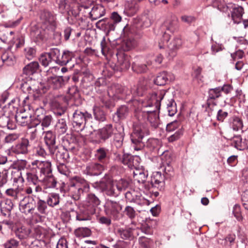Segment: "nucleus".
Returning <instances> with one entry per match:
<instances>
[{
	"label": "nucleus",
	"mask_w": 248,
	"mask_h": 248,
	"mask_svg": "<svg viewBox=\"0 0 248 248\" xmlns=\"http://www.w3.org/2000/svg\"><path fill=\"white\" fill-rule=\"evenodd\" d=\"M19 138V135L17 134H10L5 138V142L6 143H11L16 140Z\"/></svg>",
	"instance_id": "680f3d73"
},
{
	"label": "nucleus",
	"mask_w": 248,
	"mask_h": 248,
	"mask_svg": "<svg viewBox=\"0 0 248 248\" xmlns=\"http://www.w3.org/2000/svg\"><path fill=\"white\" fill-rule=\"evenodd\" d=\"M156 94H153L152 95L151 97V101H150L147 105H143L144 107H147L153 106L154 104L155 105V108L156 109H158L159 108V103L158 102V100L156 99Z\"/></svg>",
	"instance_id": "864d4df0"
},
{
	"label": "nucleus",
	"mask_w": 248,
	"mask_h": 248,
	"mask_svg": "<svg viewBox=\"0 0 248 248\" xmlns=\"http://www.w3.org/2000/svg\"><path fill=\"white\" fill-rule=\"evenodd\" d=\"M36 204L33 199L29 196H25L19 203L20 211L26 215H34Z\"/></svg>",
	"instance_id": "423d86ee"
},
{
	"label": "nucleus",
	"mask_w": 248,
	"mask_h": 248,
	"mask_svg": "<svg viewBox=\"0 0 248 248\" xmlns=\"http://www.w3.org/2000/svg\"><path fill=\"white\" fill-rule=\"evenodd\" d=\"M44 16L46 21L50 24L53 23L55 21V16H53L50 12H45L44 13Z\"/></svg>",
	"instance_id": "69168bd1"
},
{
	"label": "nucleus",
	"mask_w": 248,
	"mask_h": 248,
	"mask_svg": "<svg viewBox=\"0 0 248 248\" xmlns=\"http://www.w3.org/2000/svg\"><path fill=\"white\" fill-rule=\"evenodd\" d=\"M124 89L122 86L119 84H113L109 87L108 90V95L111 97H116L120 98V94L123 93Z\"/></svg>",
	"instance_id": "bb28decb"
},
{
	"label": "nucleus",
	"mask_w": 248,
	"mask_h": 248,
	"mask_svg": "<svg viewBox=\"0 0 248 248\" xmlns=\"http://www.w3.org/2000/svg\"><path fill=\"white\" fill-rule=\"evenodd\" d=\"M118 62L117 64L120 66L122 70L128 69L130 66L129 58L124 54H119L117 55Z\"/></svg>",
	"instance_id": "b1692460"
},
{
	"label": "nucleus",
	"mask_w": 248,
	"mask_h": 248,
	"mask_svg": "<svg viewBox=\"0 0 248 248\" xmlns=\"http://www.w3.org/2000/svg\"><path fill=\"white\" fill-rule=\"evenodd\" d=\"M105 212L107 215L116 219L122 209V206L117 202L108 200L104 206Z\"/></svg>",
	"instance_id": "0eeeda50"
},
{
	"label": "nucleus",
	"mask_w": 248,
	"mask_h": 248,
	"mask_svg": "<svg viewBox=\"0 0 248 248\" xmlns=\"http://www.w3.org/2000/svg\"><path fill=\"white\" fill-rule=\"evenodd\" d=\"M36 207L37 208L38 212H34V217H40L41 216H40V214H46L47 205L46 202L45 201L39 199L37 202Z\"/></svg>",
	"instance_id": "f704fd0d"
},
{
	"label": "nucleus",
	"mask_w": 248,
	"mask_h": 248,
	"mask_svg": "<svg viewBox=\"0 0 248 248\" xmlns=\"http://www.w3.org/2000/svg\"><path fill=\"white\" fill-rule=\"evenodd\" d=\"M51 55L54 57V61L61 65H66L74 57L72 52L65 50L61 54L58 48L52 49Z\"/></svg>",
	"instance_id": "39448f33"
},
{
	"label": "nucleus",
	"mask_w": 248,
	"mask_h": 248,
	"mask_svg": "<svg viewBox=\"0 0 248 248\" xmlns=\"http://www.w3.org/2000/svg\"><path fill=\"white\" fill-rule=\"evenodd\" d=\"M167 110L170 116H173L177 112L176 103L172 100L167 104Z\"/></svg>",
	"instance_id": "3c124183"
},
{
	"label": "nucleus",
	"mask_w": 248,
	"mask_h": 248,
	"mask_svg": "<svg viewBox=\"0 0 248 248\" xmlns=\"http://www.w3.org/2000/svg\"><path fill=\"white\" fill-rule=\"evenodd\" d=\"M52 49L49 53L42 54L39 58L41 63L46 67L52 61H54V57L51 55Z\"/></svg>",
	"instance_id": "c9c22d12"
},
{
	"label": "nucleus",
	"mask_w": 248,
	"mask_h": 248,
	"mask_svg": "<svg viewBox=\"0 0 248 248\" xmlns=\"http://www.w3.org/2000/svg\"><path fill=\"white\" fill-rule=\"evenodd\" d=\"M105 10L101 5H95L93 6L90 13V17L93 20H95L105 15Z\"/></svg>",
	"instance_id": "412c9836"
},
{
	"label": "nucleus",
	"mask_w": 248,
	"mask_h": 248,
	"mask_svg": "<svg viewBox=\"0 0 248 248\" xmlns=\"http://www.w3.org/2000/svg\"><path fill=\"white\" fill-rule=\"evenodd\" d=\"M33 169H38L40 173V178L42 175L46 176L52 172L51 164L49 161H41L35 160L31 162Z\"/></svg>",
	"instance_id": "1a4fd4ad"
},
{
	"label": "nucleus",
	"mask_w": 248,
	"mask_h": 248,
	"mask_svg": "<svg viewBox=\"0 0 248 248\" xmlns=\"http://www.w3.org/2000/svg\"><path fill=\"white\" fill-rule=\"evenodd\" d=\"M40 181L42 182L48 188L55 187L57 184L56 180L52 174V172L44 176L42 178L41 177Z\"/></svg>",
	"instance_id": "c756f323"
},
{
	"label": "nucleus",
	"mask_w": 248,
	"mask_h": 248,
	"mask_svg": "<svg viewBox=\"0 0 248 248\" xmlns=\"http://www.w3.org/2000/svg\"><path fill=\"white\" fill-rule=\"evenodd\" d=\"M134 160L133 157L128 155H124L122 162L124 165H127L130 168L133 167L135 170H133V177L134 180L139 183H144L148 176L147 171H145L142 167L139 168L135 166L132 162Z\"/></svg>",
	"instance_id": "7ed1b4c3"
},
{
	"label": "nucleus",
	"mask_w": 248,
	"mask_h": 248,
	"mask_svg": "<svg viewBox=\"0 0 248 248\" xmlns=\"http://www.w3.org/2000/svg\"><path fill=\"white\" fill-rule=\"evenodd\" d=\"M221 89L220 87L211 89L209 91V99L207 100L208 108L212 109V107H214L215 104L211 105L212 99H215L220 96Z\"/></svg>",
	"instance_id": "c85d7f7f"
},
{
	"label": "nucleus",
	"mask_w": 248,
	"mask_h": 248,
	"mask_svg": "<svg viewBox=\"0 0 248 248\" xmlns=\"http://www.w3.org/2000/svg\"><path fill=\"white\" fill-rule=\"evenodd\" d=\"M117 233L122 239H126L131 235V230L130 228H119L117 229Z\"/></svg>",
	"instance_id": "79ce46f5"
},
{
	"label": "nucleus",
	"mask_w": 248,
	"mask_h": 248,
	"mask_svg": "<svg viewBox=\"0 0 248 248\" xmlns=\"http://www.w3.org/2000/svg\"><path fill=\"white\" fill-rule=\"evenodd\" d=\"M68 129L66 120L64 119H59L56 125L55 131L59 135L66 133Z\"/></svg>",
	"instance_id": "7c9ffc66"
},
{
	"label": "nucleus",
	"mask_w": 248,
	"mask_h": 248,
	"mask_svg": "<svg viewBox=\"0 0 248 248\" xmlns=\"http://www.w3.org/2000/svg\"><path fill=\"white\" fill-rule=\"evenodd\" d=\"M29 145L27 139H22L21 141L13 148V152L16 154L25 155L28 153Z\"/></svg>",
	"instance_id": "6ab92c4d"
},
{
	"label": "nucleus",
	"mask_w": 248,
	"mask_h": 248,
	"mask_svg": "<svg viewBox=\"0 0 248 248\" xmlns=\"http://www.w3.org/2000/svg\"><path fill=\"white\" fill-rule=\"evenodd\" d=\"M52 120V118L51 115H45L43 117L40 118L39 121L41 122V125L42 126L47 127L50 125Z\"/></svg>",
	"instance_id": "de8ad7c7"
},
{
	"label": "nucleus",
	"mask_w": 248,
	"mask_h": 248,
	"mask_svg": "<svg viewBox=\"0 0 248 248\" xmlns=\"http://www.w3.org/2000/svg\"><path fill=\"white\" fill-rule=\"evenodd\" d=\"M89 185L84 179H79L71 184L68 189L69 196L74 200H78L84 192L89 190Z\"/></svg>",
	"instance_id": "f03ea898"
},
{
	"label": "nucleus",
	"mask_w": 248,
	"mask_h": 248,
	"mask_svg": "<svg viewBox=\"0 0 248 248\" xmlns=\"http://www.w3.org/2000/svg\"><path fill=\"white\" fill-rule=\"evenodd\" d=\"M35 83H38V82L35 80H31L23 84V87L24 89H26L29 93H31V91L35 92L38 90V88Z\"/></svg>",
	"instance_id": "a18cd8bd"
},
{
	"label": "nucleus",
	"mask_w": 248,
	"mask_h": 248,
	"mask_svg": "<svg viewBox=\"0 0 248 248\" xmlns=\"http://www.w3.org/2000/svg\"><path fill=\"white\" fill-rule=\"evenodd\" d=\"M14 206V204L10 199H6L2 203V211L6 210L8 212L11 211Z\"/></svg>",
	"instance_id": "603ef678"
},
{
	"label": "nucleus",
	"mask_w": 248,
	"mask_h": 248,
	"mask_svg": "<svg viewBox=\"0 0 248 248\" xmlns=\"http://www.w3.org/2000/svg\"><path fill=\"white\" fill-rule=\"evenodd\" d=\"M35 186V192H33V188L31 186H27L25 187L24 191L28 195L32 194L34 197H36L35 193L41 192L42 191V187L39 185L34 186Z\"/></svg>",
	"instance_id": "49530a36"
},
{
	"label": "nucleus",
	"mask_w": 248,
	"mask_h": 248,
	"mask_svg": "<svg viewBox=\"0 0 248 248\" xmlns=\"http://www.w3.org/2000/svg\"><path fill=\"white\" fill-rule=\"evenodd\" d=\"M31 34L35 41H40L43 40L44 38L45 31L41 29H36L32 30Z\"/></svg>",
	"instance_id": "4c0bfd02"
},
{
	"label": "nucleus",
	"mask_w": 248,
	"mask_h": 248,
	"mask_svg": "<svg viewBox=\"0 0 248 248\" xmlns=\"http://www.w3.org/2000/svg\"><path fill=\"white\" fill-rule=\"evenodd\" d=\"M100 201L93 194H89L86 199V205L88 207V210L90 213L93 214L95 212V207L99 205Z\"/></svg>",
	"instance_id": "f3484780"
},
{
	"label": "nucleus",
	"mask_w": 248,
	"mask_h": 248,
	"mask_svg": "<svg viewBox=\"0 0 248 248\" xmlns=\"http://www.w3.org/2000/svg\"><path fill=\"white\" fill-rule=\"evenodd\" d=\"M244 9L240 6H234L231 12V17L234 23H239L241 22Z\"/></svg>",
	"instance_id": "5701e85b"
},
{
	"label": "nucleus",
	"mask_w": 248,
	"mask_h": 248,
	"mask_svg": "<svg viewBox=\"0 0 248 248\" xmlns=\"http://www.w3.org/2000/svg\"><path fill=\"white\" fill-rule=\"evenodd\" d=\"M94 114L96 120L102 122L106 120V116L104 113L99 109L95 110Z\"/></svg>",
	"instance_id": "13d9d810"
},
{
	"label": "nucleus",
	"mask_w": 248,
	"mask_h": 248,
	"mask_svg": "<svg viewBox=\"0 0 248 248\" xmlns=\"http://www.w3.org/2000/svg\"><path fill=\"white\" fill-rule=\"evenodd\" d=\"M9 173L11 180L15 183L19 182L23 183L24 179L22 176L21 171L16 168H13L10 170Z\"/></svg>",
	"instance_id": "cd10ccee"
},
{
	"label": "nucleus",
	"mask_w": 248,
	"mask_h": 248,
	"mask_svg": "<svg viewBox=\"0 0 248 248\" xmlns=\"http://www.w3.org/2000/svg\"><path fill=\"white\" fill-rule=\"evenodd\" d=\"M39 65L37 62H32L27 64L23 69V73L27 75H31L38 70Z\"/></svg>",
	"instance_id": "2f4dec72"
},
{
	"label": "nucleus",
	"mask_w": 248,
	"mask_h": 248,
	"mask_svg": "<svg viewBox=\"0 0 248 248\" xmlns=\"http://www.w3.org/2000/svg\"><path fill=\"white\" fill-rule=\"evenodd\" d=\"M31 232L30 228L24 226L17 228L15 231L16 235L20 239H23L27 238Z\"/></svg>",
	"instance_id": "473e14b6"
},
{
	"label": "nucleus",
	"mask_w": 248,
	"mask_h": 248,
	"mask_svg": "<svg viewBox=\"0 0 248 248\" xmlns=\"http://www.w3.org/2000/svg\"><path fill=\"white\" fill-rule=\"evenodd\" d=\"M26 57L30 60L32 59L35 54V50L32 47H27L25 49Z\"/></svg>",
	"instance_id": "0e129e2a"
},
{
	"label": "nucleus",
	"mask_w": 248,
	"mask_h": 248,
	"mask_svg": "<svg viewBox=\"0 0 248 248\" xmlns=\"http://www.w3.org/2000/svg\"><path fill=\"white\" fill-rule=\"evenodd\" d=\"M174 31V28L172 26L168 27L167 31H166L162 35L159 42V46L160 48H165L167 47V45L170 39V32Z\"/></svg>",
	"instance_id": "a878e982"
},
{
	"label": "nucleus",
	"mask_w": 248,
	"mask_h": 248,
	"mask_svg": "<svg viewBox=\"0 0 248 248\" xmlns=\"http://www.w3.org/2000/svg\"><path fill=\"white\" fill-rule=\"evenodd\" d=\"M182 42L180 38L176 37L171 40L167 45V51L169 56L170 58H173L176 55L177 51L180 48Z\"/></svg>",
	"instance_id": "f8f14e48"
},
{
	"label": "nucleus",
	"mask_w": 248,
	"mask_h": 248,
	"mask_svg": "<svg viewBox=\"0 0 248 248\" xmlns=\"http://www.w3.org/2000/svg\"><path fill=\"white\" fill-rule=\"evenodd\" d=\"M114 183L119 191L125 190L129 186L128 182L123 179L114 181Z\"/></svg>",
	"instance_id": "58836bf2"
},
{
	"label": "nucleus",
	"mask_w": 248,
	"mask_h": 248,
	"mask_svg": "<svg viewBox=\"0 0 248 248\" xmlns=\"http://www.w3.org/2000/svg\"><path fill=\"white\" fill-rule=\"evenodd\" d=\"M26 180L30 185L32 184L33 186L36 185L38 182L40 181L36 174L30 172H27L26 173Z\"/></svg>",
	"instance_id": "a19ab883"
},
{
	"label": "nucleus",
	"mask_w": 248,
	"mask_h": 248,
	"mask_svg": "<svg viewBox=\"0 0 248 248\" xmlns=\"http://www.w3.org/2000/svg\"><path fill=\"white\" fill-rule=\"evenodd\" d=\"M16 120L17 123L21 126L29 125L31 122V116L24 112L17 113L16 115Z\"/></svg>",
	"instance_id": "4be33fe9"
},
{
	"label": "nucleus",
	"mask_w": 248,
	"mask_h": 248,
	"mask_svg": "<svg viewBox=\"0 0 248 248\" xmlns=\"http://www.w3.org/2000/svg\"><path fill=\"white\" fill-rule=\"evenodd\" d=\"M1 62L7 65H12L15 62V58L10 51L4 52L1 55Z\"/></svg>",
	"instance_id": "72a5a7b5"
},
{
	"label": "nucleus",
	"mask_w": 248,
	"mask_h": 248,
	"mask_svg": "<svg viewBox=\"0 0 248 248\" xmlns=\"http://www.w3.org/2000/svg\"><path fill=\"white\" fill-rule=\"evenodd\" d=\"M136 42L133 38L126 39L123 43V46L125 51H128L136 46Z\"/></svg>",
	"instance_id": "37998d69"
},
{
	"label": "nucleus",
	"mask_w": 248,
	"mask_h": 248,
	"mask_svg": "<svg viewBox=\"0 0 248 248\" xmlns=\"http://www.w3.org/2000/svg\"><path fill=\"white\" fill-rule=\"evenodd\" d=\"M94 156L100 163H103L109 158L108 150L104 147H100L95 151Z\"/></svg>",
	"instance_id": "a211bd4d"
},
{
	"label": "nucleus",
	"mask_w": 248,
	"mask_h": 248,
	"mask_svg": "<svg viewBox=\"0 0 248 248\" xmlns=\"http://www.w3.org/2000/svg\"><path fill=\"white\" fill-rule=\"evenodd\" d=\"M75 234L79 238L89 237L91 235V231L88 228H78L75 231Z\"/></svg>",
	"instance_id": "e433bc0d"
},
{
	"label": "nucleus",
	"mask_w": 248,
	"mask_h": 248,
	"mask_svg": "<svg viewBox=\"0 0 248 248\" xmlns=\"http://www.w3.org/2000/svg\"><path fill=\"white\" fill-rule=\"evenodd\" d=\"M27 139L28 140L29 145L30 147L35 146V145L39 143L37 138L36 130L34 132H32L30 134L29 139Z\"/></svg>",
	"instance_id": "09e8293b"
},
{
	"label": "nucleus",
	"mask_w": 248,
	"mask_h": 248,
	"mask_svg": "<svg viewBox=\"0 0 248 248\" xmlns=\"http://www.w3.org/2000/svg\"><path fill=\"white\" fill-rule=\"evenodd\" d=\"M128 108L125 106H122L118 109L116 113L119 119H124L128 115Z\"/></svg>",
	"instance_id": "c03bdc74"
},
{
	"label": "nucleus",
	"mask_w": 248,
	"mask_h": 248,
	"mask_svg": "<svg viewBox=\"0 0 248 248\" xmlns=\"http://www.w3.org/2000/svg\"><path fill=\"white\" fill-rule=\"evenodd\" d=\"M31 147L33 148L34 152L35 153L36 155L42 157H45L46 155V153L45 150L39 143Z\"/></svg>",
	"instance_id": "8fccbe9b"
},
{
	"label": "nucleus",
	"mask_w": 248,
	"mask_h": 248,
	"mask_svg": "<svg viewBox=\"0 0 248 248\" xmlns=\"http://www.w3.org/2000/svg\"><path fill=\"white\" fill-rule=\"evenodd\" d=\"M44 141L46 144L49 149L50 152L51 154H54L55 149L54 145L55 144V136L53 134L52 131H48L44 132Z\"/></svg>",
	"instance_id": "dca6fc26"
},
{
	"label": "nucleus",
	"mask_w": 248,
	"mask_h": 248,
	"mask_svg": "<svg viewBox=\"0 0 248 248\" xmlns=\"http://www.w3.org/2000/svg\"><path fill=\"white\" fill-rule=\"evenodd\" d=\"M125 197L127 201L130 202H135L137 199V196L135 194V191L127 192L125 194Z\"/></svg>",
	"instance_id": "bf43d9fd"
},
{
	"label": "nucleus",
	"mask_w": 248,
	"mask_h": 248,
	"mask_svg": "<svg viewBox=\"0 0 248 248\" xmlns=\"http://www.w3.org/2000/svg\"><path fill=\"white\" fill-rule=\"evenodd\" d=\"M23 190L24 188L22 187L18 186L15 188H10L7 189L5 193L7 196L11 197L14 200H18L19 198H21V193Z\"/></svg>",
	"instance_id": "393cba45"
},
{
	"label": "nucleus",
	"mask_w": 248,
	"mask_h": 248,
	"mask_svg": "<svg viewBox=\"0 0 248 248\" xmlns=\"http://www.w3.org/2000/svg\"><path fill=\"white\" fill-rule=\"evenodd\" d=\"M59 195L56 193H51L49 195L47 200V204L51 207H54L59 203Z\"/></svg>",
	"instance_id": "ea45409f"
},
{
	"label": "nucleus",
	"mask_w": 248,
	"mask_h": 248,
	"mask_svg": "<svg viewBox=\"0 0 248 248\" xmlns=\"http://www.w3.org/2000/svg\"><path fill=\"white\" fill-rule=\"evenodd\" d=\"M174 76L172 74L163 71L158 74L155 79V83L159 86H163L167 83L169 81L173 80Z\"/></svg>",
	"instance_id": "4468645a"
},
{
	"label": "nucleus",
	"mask_w": 248,
	"mask_h": 248,
	"mask_svg": "<svg viewBox=\"0 0 248 248\" xmlns=\"http://www.w3.org/2000/svg\"><path fill=\"white\" fill-rule=\"evenodd\" d=\"M149 134V131L144 125L139 124L134 125V131L131 136L135 150H140L145 146L144 138Z\"/></svg>",
	"instance_id": "f257e3e1"
},
{
	"label": "nucleus",
	"mask_w": 248,
	"mask_h": 248,
	"mask_svg": "<svg viewBox=\"0 0 248 248\" xmlns=\"http://www.w3.org/2000/svg\"><path fill=\"white\" fill-rule=\"evenodd\" d=\"M228 113L227 111L223 109H219L217 114V120L218 121L223 122V120L227 117Z\"/></svg>",
	"instance_id": "338daca9"
},
{
	"label": "nucleus",
	"mask_w": 248,
	"mask_h": 248,
	"mask_svg": "<svg viewBox=\"0 0 248 248\" xmlns=\"http://www.w3.org/2000/svg\"><path fill=\"white\" fill-rule=\"evenodd\" d=\"M116 129L113 128L111 124H107L98 130V134L100 138L105 140L115 133Z\"/></svg>",
	"instance_id": "ddd939ff"
},
{
	"label": "nucleus",
	"mask_w": 248,
	"mask_h": 248,
	"mask_svg": "<svg viewBox=\"0 0 248 248\" xmlns=\"http://www.w3.org/2000/svg\"><path fill=\"white\" fill-rule=\"evenodd\" d=\"M179 126L180 123L178 121H173L167 124L166 130L168 132H172L179 128Z\"/></svg>",
	"instance_id": "4d7b16f0"
},
{
	"label": "nucleus",
	"mask_w": 248,
	"mask_h": 248,
	"mask_svg": "<svg viewBox=\"0 0 248 248\" xmlns=\"http://www.w3.org/2000/svg\"><path fill=\"white\" fill-rule=\"evenodd\" d=\"M151 183L153 188L159 191L163 190L165 184L163 177L160 173L157 172L154 174L152 177Z\"/></svg>",
	"instance_id": "2eb2a0df"
},
{
	"label": "nucleus",
	"mask_w": 248,
	"mask_h": 248,
	"mask_svg": "<svg viewBox=\"0 0 248 248\" xmlns=\"http://www.w3.org/2000/svg\"><path fill=\"white\" fill-rule=\"evenodd\" d=\"M142 116L147 119L151 126L154 128L158 127L159 124L158 113L156 110L143 111Z\"/></svg>",
	"instance_id": "9b49d317"
},
{
	"label": "nucleus",
	"mask_w": 248,
	"mask_h": 248,
	"mask_svg": "<svg viewBox=\"0 0 248 248\" xmlns=\"http://www.w3.org/2000/svg\"><path fill=\"white\" fill-rule=\"evenodd\" d=\"M47 83L49 88L58 89L63 85V79L62 77L50 76L47 78Z\"/></svg>",
	"instance_id": "aec40b11"
},
{
	"label": "nucleus",
	"mask_w": 248,
	"mask_h": 248,
	"mask_svg": "<svg viewBox=\"0 0 248 248\" xmlns=\"http://www.w3.org/2000/svg\"><path fill=\"white\" fill-rule=\"evenodd\" d=\"M124 213L130 218L132 219L135 217L136 212L133 208L131 206H127L125 208Z\"/></svg>",
	"instance_id": "052dcab7"
},
{
	"label": "nucleus",
	"mask_w": 248,
	"mask_h": 248,
	"mask_svg": "<svg viewBox=\"0 0 248 248\" xmlns=\"http://www.w3.org/2000/svg\"><path fill=\"white\" fill-rule=\"evenodd\" d=\"M92 116L87 112H82L79 110H76L73 115V122L74 127L79 128L82 130L84 127V125L87 119H90Z\"/></svg>",
	"instance_id": "6e6552de"
},
{
	"label": "nucleus",
	"mask_w": 248,
	"mask_h": 248,
	"mask_svg": "<svg viewBox=\"0 0 248 248\" xmlns=\"http://www.w3.org/2000/svg\"><path fill=\"white\" fill-rule=\"evenodd\" d=\"M232 127L234 130L238 131L243 127L242 121L239 118H236L233 121Z\"/></svg>",
	"instance_id": "6e6d98bb"
},
{
	"label": "nucleus",
	"mask_w": 248,
	"mask_h": 248,
	"mask_svg": "<svg viewBox=\"0 0 248 248\" xmlns=\"http://www.w3.org/2000/svg\"><path fill=\"white\" fill-rule=\"evenodd\" d=\"M104 165L99 162H91L88 164L84 170L85 174L90 176H97L104 171Z\"/></svg>",
	"instance_id": "9d476101"
},
{
	"label": "nucleus",
	"mask_w": 248,
	"mask_h": 248,
	"mask_svg": "<svg viewBox=\"0 0 248 248\" xmlns=\"http://www.w3.org/2000/svg\"><path fill=\"white\" fill-rule=\"evenodd\" d=\"M34 233L36 237H40L41 236L45 235L46 231L42 227L36 225L34 227Z\"/></svg>",
	"instance_id": "5fc2aeb1"
},
{
	"label": "nucleus",
	"mask_w": 248,
	"mask_h": 248,
	"mask_svg": "<svg viewBox=\"0 0 248 248\" xmlns=\"http://www.w3.org/2000/svg\"><path fill=\"white\" fill-rule=\"evenodd\" d=\"M18 245V242L15 239H10L4 244L5 248H16Z\"/></svg>",
	"instance_id": "e2e57ef3"
},
{
	"label": "nucleus",
	"mask_w": 248,
	"mask_h": 248,
	"mask_svg": "<svg viewBox=\"0 0 248 248\" xmlns=\"http://www.w3.org/2000/svg\"><path fill=\"white\" fill-rule=\"evenodd\" d=\"M242 200L245 208L248 210V190H245L243 193L242 195Z\"/></svg>",
	"instance_id": "774afa93"
},
{
	"label": "nucleus",
	"mask_w": 248,
	"mask_h": 248,
	"mask_svg": "<svg viewBox=\"0 0 248 248\" xmlns=\"http://www.w3.org/2000/svg\"><path fill=\"white\" fill-rule=\"evenodd\" d=\"M94 186L104 192L108 196H115L117 194L114 188V180L108 176H105L99 182L95 183Z\"/></svg>",
	"instance_id": "20e7f679"
}]
</instances>
